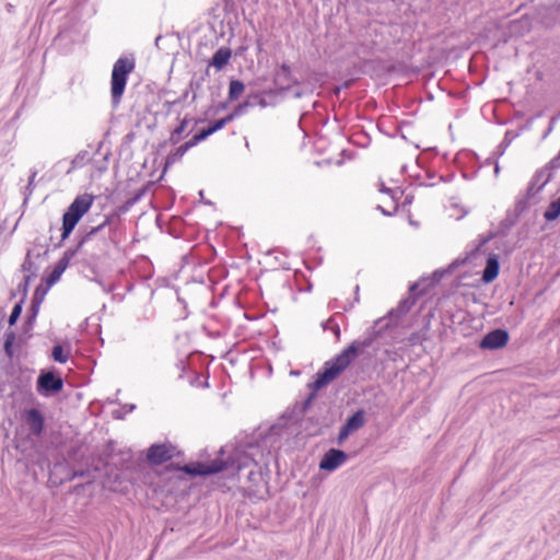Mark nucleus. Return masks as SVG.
I'll return each mask as SVG.
<instances>
[{
	"instance_id": "f257e3e1",
	"label": "nucleus",
	"mask_w": 560,
	"mask_h": 560,
	"mask_svg": "<svg viewBox=\"0 0 560 560\" xmlns=\"http://www.w3.org/2000/svg\"><path fill=\"white\" fill-rule=\"evenodd\" d=\"M374 338L369 337L364 340H354L339 354L324 363V366L314 375L315 390H320L338 378L351 363L361 355L365 349L370 348Z\"/></svg>"
},
{
	"instance_id": "f03ea898",
	"label": "nucleus",
	"mask_w": 560,
	"mask_h": 560,
	"mask_svg": "<svg viewBox=\"0 0 560 560\" xmlns=\"http://www.w3.org/2000/svg\"><path fill=\"white\" fill-rule=\"evenodd\" d=\"M374 338L369 337L364 340H354L339 354L324 363V366L314 375L315 390H320L338 378L351 363L361 355L365 349L370 348Z\"/></svg>"
},
{
	"instance_id": "7ed1b4c3",
	"label": "nucleus",
	"mask_w": 560,
	"mask_h": 560,
	"mask_svg": "<svg viewBox=\"0 0 560 560\" xmlns=\"http://www.w3.org/2000/svg\"><path fill=\"white\" fill-rule=\"evenodd\" d=\"M480 248L481 247H475L471 252L467 253L465 257H458L454 259L447 267L436 269L430 278L422 279L420 282H415L409 288L410 293H415L420 288V285H423V288L420 289L419 294H427L430 289L436 285L444 277L453 275L455 270L462 266L471 264L472 260L480 255Z\"/></svg>"
},
{
	"instance_id": "20e7f679",
	"label": "nucleus",
	"mask_w": 560,
	"mask_h": 560,
	"mask_svg": "<svg viewBox=\"0 0 560 560\" xmlns=\"http://www.w3.org/2000/svg\"><path fill=\"white\" fill-rule=\"evenodd\" d=\"M133 57H119L112 70L110 75V98L113 107H117L125 93L128 75L135 70Z\"/></svg>"
},
{
	"instance_id": "39448f33",
	"label": "nucleus",
	"mask_w": 560,
	"mask_h": 560,
	"mask_svg": "<svg viewBox=\"0 0 560 560\" xmlns=\"http://www.w3.org/2000/svg\"><path fill=\"white\" fill-rule=\"evenodd\" d=\"M94 200L95 196L88 192L78 195L74 198L62 217V240L69 236L80 219L91 209Z\"/></svg>"
},
{
	"instance_id": "423d86ee",
	"label": "nucleus",
	"mask_w": 560,
	"mask_h": 560,
	"mask_svg": "<svg viewBox=\"0 0 560 560\" xmlns=\"http://www.w3.org/2000/svg\"><path fill=\"white\" fill-rule=\"evenodd\" d=\"M65 381L56 369L42 370L36 380V392L39 396L50 398L63 390Z\"/></svg>"
},
{
	"instance_id": "0eeeda50",
	"label": "nucleus",
	"mask_w": 560,
	"mask_h": 560,
	"mask_svg": "<svg viewBox=\"0 0 560 560\" xmlns=\"http://www.w3.org/2000/svg\"><path fill=\"white\" fill-rule=\"evenodd\" d=\"M317 412L315 415L308 416L306 418H303L301 413H298L295 404L292 406V408H288L283 415L282 418L288 421H293L294 423H300V427L304 428V430H311L314 429L313 432L310 434L315 435L320 433V429L323 427L329 425V420L326 416L322 415L320 407H317Z\"/></svg>"
},
{
	"instance_id": "6e6552de",
	"label": "nucleus",
	"mask_w": 560,
	"mask_h": 560,
	"mask_svg": "<svg viewBox=\"0 0 560 560\" xmlns=\"http://www.w3.org/2000/svg\"><path fill=\"white\" fill-rule=\"evenodd\" d=\"M184 453L170 442L154 443L147 450L145 460L151 466H160Z\"/></svg>"
},
{
	"instance_id": "1a4fd4ad",
	"label": "nucleus",
	"mask_w": 560,
	"mask_h": 560,
	"mask_svg": "<svg viewBox=\"0 0 560 560\" xmlns=\"http://www.w3.org/2000/svg\"><path fill=\"white\" fill-rule=\"evenodd\" d=\"M415 303H416V298H413V296L406 298L398 303L396 308H393L388 312V314H387V317L389 319L388 322L383 324V322H384L383 318L375 320L374 326H373V329H374L373 338L380 337L384 330H386L390 327L392 323L396 324L402 316H405L410 311V308L415 305Z\"/></svg>"
},
{
	"instance_id": "9d476101",
	"label": "nucleus",
	"mask_w": 560,
	"mask_h": 560,
	"mask_svg": "<svg viewBox=\"0 0 560 560\" xmlns=\"http://www.w3.org/2000/svg\"><path fill=\"white\" fill-rule=\"evenodd\" d=\"M21 420L27 428L28 434L35 438H40L46 430V417L44 412L37 408H26L21 413Z\"/></svg>"
},
{
	"instance_id": "9b49d317",
	"label": "nucleus",
	"mask_w": 560,
	"mask_h": 560,
	"mask_svg": "<svg viewBox=\"0 0 560 560\" xmlns=\"http://www.w3.org/2000/svg\"><path fill=\"white\" fill-rule=\"evenodd\" d=\"M510 341V334L506 329L495 328L488 331L479 341L478 347L481 350H500Z\"/></svg>"
},
{
	"instance_id": "f8f14e48",
	"label": "nucleus",
	"mask_w": 560,
	"mask_h": 560,
	"mask_svg": "<svg viewBox=\"0 0 560 560\" xmlns=\"http://www.w3.org/2000/svg\"><path fill=\"white\" fill-rule=\"evenodd\" d=\"M229 468H234V462L226 459H213L209 463L203 462H195V470H190L192 472V478L195 477H208L213 476L219 472H222Z\"/></svg>"
},
{
	"instance_id": "ddd939ff",
	"label": "nucleus",
	"mask_w": 560,
	"mask_h": 560,
	"mask_svg": "<svg viewBox=\"0 0 560 560\" xmlns=\"http://www.w3.org/2000/svg\"><path fill=\"white\" fill-rule=\"evenodd\" d=\"M349 459V454L340 448L331 447L320 458L319 469L332 472Z\"/></svg>"
},
{
	"instance_id": "4468645a",
	"label": "nucleus",
	"mask_w": 560,
	"mask_h": 560,
	"mask_svg": "<svg viewBox=\"0 0 560 560\" xmlns=\"http://www.w3.org/2000/svg\"><path fill=\"white\" fill-rule=\"evenodd\" d=\"M259 264L271 269H291L288 256L283 250H281V247H269L262 253V258L259 260Z\"/></svg>"
},
{
	"instance_id": "2eb2a0df",
	"label": "nucleus",
	"mask_w": 560,
	"mask_h": 560,
	"mask_svg": "<svg viewBox=\"0 0 560 560\" xmlns=\"http://www.w3.org/2000/svg\"><path fill=\"white\" fill-rule=\"evenodd\" d=\"M254 468L255 469H249L245 474L246 481L248 483L246 487V492L249 497L262 498L260 495V491L262 487L267 488L268 481L266 480L265 475L262 474L261 468L257 463H254Z\"/></svg>"
},
{
	"instance_id": "dca6fc26",
	"label": "nucleus",
	"mask_w": 560,
	"mask_h": 560,
	"mask_svg": "<svg viewBox=\"0 0 560 560\" xmlns=\"http://www.w3.org/2000/svg\"><path fill=\"white\" fill-rule=\"evenodd\" d=\"M500 273V257L498 254L490 253L486 259V266L482 270L480 281L483 284L492 283Z\"/></svg>"
},
{
	"instance_id": "f3484780",
	"label": "nucleus",
	"mask_w": 560,
	"mask_h": 560,
	"mask_svg": "<svg viewBox=\"0 0 560 560\" xmlns=\"http://www.w3.org/2000/svg\"><path fill=\"white\" fill-rule=\"evenodd\" d=\"M115 452V441L109 440L101 453L92 456L93 470L96 472H101L104 468H106L109 464Z\"/></svg>"
},
{
	"instance_id": "a211bd4d",
	"label": "nucleus",
	"mask_w": 560,
	"mask_h": 560,
	"mask_svg": "<svg viewBox=\"0 0 560 560\" xmlns=\"http://www.w3.org/2000/svg\"><path fill=\"white\" fill-rule=\"evenodd\" d=\"M48 248L49 247H46V249L43 253H40V252L35 253V248L28 249L26 253L25 259L21 266L22 271H26V272H28L27 276L35 278L39 270V266L36 265L33 257H36V258L46 257L48 254Z\"/></svg>"
},
{
	"instance_id": "6ab92c4d",
	"label": "nucleus",
	"mask_w": 560,
	"mask_h": 560,
	"mask_svg": "<svg viewBox=\"0 0 560 560\" xmlns=\"http://www.w3.org/2000/svg\"><path fill=\"white\" fill-rule=\"evenodd\" d=\"M380 191L383 194L388 195L390 199V205L388 208H384L383 206L378 205L377 209L382 211L385 215H393L398 210V197L402 196V191L399 188H385L384 185L381 186Z\"/></svg>"
},
{
	"instance_id": "aec40b11",
	"label": "nucleus",
	"mask_w": 560,
	"mask_h": 560,
	"mask_svg": "<svg viewBox=\"0 0 560 560\" xmlns=\"http://www.w3.org/2000/svg\"><path fill=\"white\" fill-rule=\"evenodd\" d=\"M550 173L547 171H539L537 172L534 177L532 178L528 188L527 194L528 196H534L537 192H539L546 184L550 180Z\"/></svg>"
},
{
	"instance_id": "412c9836",
	"label": "nucleus",
	"mask_w": 560,
	"mask_h": 560,
	"mask_svg": "<svg viewBox=\"0 0 560 560\" xmlns=\"http://www.w3.org/2000/svg\"><path fill=\"white\" fill-rule=\"evenodd\" d=\"M232 57V50L228 47H220L211 60L208 62L209 67H214L217 70L223 69Z\"/></svg>"
},
{
	"instance_id": "4be33fe9",
	"label": "nucleus",
	"mask_w": 560,
	"mask_h": 560,
	"mask_svg": "<svg viewBox=\"0 0 560 560\" xmlns=\"http://www.w3.org/2000/svg\"><path fill=\"white\" fill-rule=\"evenodd\" d=\"M365 423V411L364 409H358L351 416H349L343 425L350 429L352 432L361 429Z\"/></svg>"
},
{
	"instance_id": "5701e85b",
	"label": "nucleus",
	"mask_w": 560,
	"mask_h": 560,
	"mask_svg": "<svg viewBox=\"0 0 560 560\" xmlns=\"http://www.w3.org/2000/svg\"><path fill=\"white\" fill-rule=\"evenodd\" d=\"M38 312L39 310L37 308H33V307H28V311H27V316L23 323V336H20L19 337V342H25L27 338L32 337V335L30 334V331L33 329V326L35 324V320H36V317L38 315Z\"/></svg>"
},
{
	"instance_id": "b1692460",
	"label": "nucleus",
	"mask_w": 560,
	"mask_h": 560,
	"mask_svg": "<svg viewBox=\"0 0 560 560\" xmlns=\"http://www.w3.org/2000/svg\"><path fill=\"white\" fill-rule=\"evenodd\" d=\"M197 247H190L189 252L182 256L183 266H200L203 264H208L210 258L201 257L199 254L195 253Z\"/></svg>"
},
{
	"instance_id": "393cba45",
	"label": "nucleus",
	"mask_w": 560,
	"mask_h": 560,
	"mask_svg": "<svg viewBox=\"0 0 560 560\" xmlns=\"http://www.w3.org/2000/svg\"><path fill=\"white\" fill-rule=\"evenodd\" d=\"M192 147L194 145L189 141H187L184 144L179 145L175 151L171 152L165 160V170L171 165L175 164L176 162H178Z\"/></svg>"
},
{
	"instance_id": "a878e982",
	"label": "nucleus",
	"mask_w": 560,
	"mask_h": 560,
	"mask_svg": "<svg viewBox=\"0 0 560 560\" xmlns=\"http://www.w3.org/2000/svg\"><path fill=\"white\" fill-rule=\"evenodd\" d=\"M50 288L51 287L42 281V283H39L34 290L30 307L39 310L40 304Z\"/></svg>"
},
{
	"instance_id": "bb28decb",
	"label": "nucleus",
	"mask_w": 560,
	"mask_h": 560,
	"mask_svg": "<svg viewBox=\"0 0 560 560\" xmlns=\"http://www.w3.org/2000/svg\"><path fill=\"white\" fill-rule=\"evenodd\" d=\"M95 472L93 468H85V469H78V470H70L67 477L61 478L58 483L61 485L65 481H72L74 478H89L91 481L96 478Z\"/></svg>"
},
{
	"instance_id": "cd10ccee",
	"label": "nucleus",
	"mask_w": 560,
	"mask_h": 560,
	"mask_svg": "<svg viewBox=\"0 0 560 560\" xmlns=\"http://www.w3.org/2000/svg\"><path fill=\"white\" fill-rule=\"evenodd\" d=\"M70 355V346L65 349L63 345L57 343L51 349V358L58 363H66Z\"/></svg>"
},
{
	"instance_id": "c85d7f7f",
	"label": "nucleus",
	"mask_w": 560,
	"mask_h": 560,
	"mask_svg": "<svg viewBox=\"0 0 560 560\" xmlns=\"http://www.w3.org/2000/svg\"><path fill=\"white\" fill-rule=\"evenodd\" d=\"M560 215V197L550 202L544 212L546 221H553Z\"/></svg>"
},
{
	"instance_id": "c756f323",
	"label": "nucleus",
	"mask_w": 560,
	"mask_h": 560,
	"mask_svg": "<svg viewBox=\"0 0 560 560\" xmlns=\"http://www.w3.org/2000/svg\"><path fill=\"white\" fill-rule=\"evenodd\" d=\"M245 85L240 80H232L229 85V98L230 101L237 100L244 92Z\"/></svg>"
},
{
	"instance_id": "7c9ffc66",
	"label": "nucleus",
	"mask_w": 560,
	"mask_h": 560,
	"mask_svg": "<svg viewBox=\"0 0 560 560\" xmlns=\"http://www.w3.org/2000/svg\"><path fill=\"white\" fill-rule=\"evenodd\" d=\"M16 339V335L13 330L5 332V339L3 343V351L8 358H12L14 355V341Z\"/></svg>"
},
{
	"instance_id": "2f4dec72",
	"label": "nucleus",
	"mask_w": 560,
	"mask_h": 560,
	"mask_svg": "<svg viewBox=\"0 0 560 560\" xmlns=\"http://www.w3.org/2000/svg\"><path fill=\"white\" fill-rule=\"evenodd\" d=\"M80 247L69 248L65 252L63 256L57 261L55 267H57L60 271L65 272L71 258L77 254Z\"/></svg>"
},
{
	"instance_id": "473e14b6",
	"label": "nucleus",
	"mask_w": 560,
	"mask_h": 560,
	"mask_svg": "<svg viewBox=\"0 0 560 560\" xmlns=\"http://www.w3.org/2000/svg\"><path fill=\"white\" fill-rule=\"evenodd\" d=\"M166 470L168 471H183L189 477L192 478V472L190 470H195V462L188 464H179V463H170L166 466Z\"/></svg>"
},
{
	"instance_id": "72a5a7b5",
	"label": "nucleus",
	"mask_w": 560,
	"mask_h": 560,
	"mask_svg": "<svg viewBox=\"0 0 560 560\" xmlns=\"http://www.w3.org/2000/svg\"><path fill=\"white\" fill-rule=\"evenodd\" d=\"M24 303L25 302H23V300H20L19 302H16L14 304L12 312L8 319V324L10 327L14 326L18 323L19 318L21 317Z\"/></svg>"
},
{
	"instance_id": "f704fd0d",
	"label": "nucleus",
	"mask_w": 560,
	"mask_h": 560,
	"mask_svg": "<svg viewBox=\"0 0 560 560\" xmlns=\"http://www.w3.org/2000/svg\"><path fill=\"white\" fill-rule=\"evenodd\" d=\"M186 125H187V118H184L182 120V122L172 131L171 137H170V141L173 144H176L177 142H179V140L182 138V133L186 129Z\"/></svg>"
},
{
	"instance_id": "c9c22d12",
	"label": "nucleus",
	"mask_w": 560,
	"mask_h": 560,
	"mask_svg": "<svg viewBox=\"0 0 560 560\" xmlns=\"http://www.w3.org/2000/svg\"><path fill=\"white\" fill-rule=\"evenodd\" d=\"M213 130H211V127L209 126L208 128H203L202 130H200L198 133H196L190 140L189 142L195 147L197 145L199 142L206 140L209 136L213 135Z\"/></svg>"
},
{
	"instance_id": "e433bc0d",
	"label": "nucleus",
	"mask_w": 560,
	"mask_h": 560,
	"mask_svg": "<svg viewBox=\"0 0 560 560\" xmlns=\"http://www.w3.org/2000/svg\"><path fill=\"white\" fill-rule=\"evenodd\" d=\"M33 277L31 276H24L23 278V281L21 283H19L18 288H16V291L21 294V299L20 300H23V302L26 301V298H27V293H28V288H30V282L32 280Z\"/></svg>"
},
{
	"instance_id": "4c0bfd02",
	"label": "nucleus",
	"mask_w": 560,
	"mask_h": 560,
	"mask_svg": "<svg viewBox=\"0 0 560 560\" xmlns=\"http://www.w3.org/2000/svg\"><path fill=\"white\" fill-rule=\"evenodd\" d=\"M62 273V271H60L57 267L54 266L49 275L43 279V282H45L49 287H52L55 283L59 281Z\"/></svg>"
},
{
	"instance_id": "58836bf2",
	"label": "nucleus",
	"mask_w": 560,
	"mask_h": 560,
	"mask_svg": "<svg viewBox=\"0 0 560 560\" xmlns=\"http://www.w3.org/2000/svg\"><path fill=\"white\" fill-rule=\"evenodd\" d=\"M108 231L110 232L112 231V225L110 223L108 222V220H105L104 222H102L101 224H98L96 228H92L91 231H89L86 233V237H88V241H90L91 236L94 235V234H97V233H105V231Z\"/></svg>"
},
{
	"instance_id": "ea45409f",
	"label": "nucleus",
	"mask_w": 560,
	"mask_h": 560,
	"mask_svg": "<svg viewBox=\"0 0 560 560\" xmlns=\"http://www.w3.org/2000/svg\"><path fill=\"white\" fill-rule=\"evenodd\" d=\"M324 330H331L337 339L340 338V327L332 317L323 323Z\"/></svg>"
},
{
	"instance_id": "a19ab883",
	"label": "nucleus",
	"mask_w": 560,
	"mask_h": 560,
	"mask_svg": "<svg viewBox=\"0 0 560 560\" xmlns=\"http://www.w3.org/2000/svg\"><path fill=\"white\" fill-rule=\"evenodd\" d=\"M352 433L353 432L350 429L342 424L337 436V444L342 445L348 440L349 435Z\"/></svg>"
},
{
	"instance_id": "79ce46f5",
	"label": "nucleus",
	"mask_w": 560,
	"mask_h": 560,
	"mask_svg": "<svg viewBox=\"0 0 560 560\" xmlns=\"http://www.w3.org/2000/svg\"><path fill=\"white\" fill-rule=\"evenodd\" d=\"M247 107H248L247 102L240 104L234 108V110L231 114H229V116L231 117L232 120H234L235 118L244 115L247 110Z\"/></svg>"
},
{
	"instance_id": "37998d69",
	"label": "nucleus",
	"mask_w": 560,
	"mask_h": 560,
	"mask_svg": "<svg viewBox=\"0 0 560 560\" xmlns=\"http://www.w3.org/2000/svg\"><path fill=\"white\" fill-rule=\"evenodd\" d=\"M313 402L308 401L307 399H304L302 402H295L296 406V412L301 413L303 418H305V413L311 409V406Z\"/></svg>"
},
{
	"instance_id": "c03bdc74",
	"label": "nucleus",
	"mask_w": 560,
	"mask_h": 560,
	"mask_svg": "<svg viewBox=\"0 0 560 560\" xmlns=\"http://www.w3.org/2000/svg\"><path fill=\"white\" fill-rule=\"evenodd\" d=\"M232 119L231 117L228 115L219 120H217L214 124H212L210 127H211V130H213V132H217L218 130L224 128L229 122H231Z\"/></svg>"
},
{
	"instance_id": "a18cd8bd",
	"label": "nucleus",
	"mask_w": 560,
	"mask_h": 560,
	"mask_svg": "<svg viewBox=\"0 0 560 560\" xmlns=\"http://www.w3.org/2000/svg\"><path fill=\"white\" fill-rule=\"evenodd\" d=\"M36 175H37V172H36V171H34V172L31 174V176H30L28 184H27V186H26L27 195L25 196V200H24V201H26V200L28 199V196H31V195H32V192H33V189H34V180H35Z\"/></svg>"
},
{
	"instance_id": "49530a36",
	"label": "nucleus",
	"mask_w": 560,
	"mask_h": 560,
	"mask_svg": "<svg viewBox=\"0 0 560 560\" xmlns=\"http://www.w3.org/2000/svg\"><path fill=\"white\" fill-rule=\"evenodd\" d=\"M188 94H189V90L186 89L180 97L173 100V101H166L165 105H167V106L178 105L188 97Z\"/></svg>"
},
{
	"instance_id": "de8ad7c7",
	"label": "nucleus",
	"mask_w": 560,
	"mask_h": 560,
	"mask_svg": "<svg viewBox=\"0 0 560 560\" xmlns=\"http://www.w3.org/2000/svg\"><path fill=\"white\" fill-rule=\"evenodd\" d=\"M175 368L180 372L179 378H182L187 370L186 359H178L177 362L175 363Z\"/></svg>"
},
{
	"instance_id": "09e8293b",
	"label": "nucleus",
	"mask_w": 560,
	"mask_h": 560,
	"mask_svg": "<svg viewBox=\"0 0 560 560\" xmlns=\"http://www.w3.org/2000/svg\"><path fill=\"white\" fill-rule=\"evenodd\" d=\"M469 275L467 272H464V273H460L456 277L455 279V287L458 288L460 285H468V283L465 282V279L468 277Z\"/></svg>"
},
{
	"instance_id": "8fccbe9b",
	"label": "nucleus",
	"mask_w": 560,
	"mask_h": 560,
	"mask_svg": "<svg viewBox=\"0 0 560 560\" xmlns=\"http://www.w3.org/2000/svg\"><path fill=\"white\" fill-rule=\"evenodd\" d=\"M307 387L311 389V392L308 393V395L306 396L305 399H307L308 401L311 402H314V400L316 399L317 397V393L319 390H315V387L313 384L308 383Z\"/></svg>"
},
{
	"instance_id": "3c124183",
	"label": "nucleus",
	"mask_w": 560,
	"mask_h": 560,
	"mask_svg": "<svg viewBox=\"0 0 560 560\" xmlns=\"http://www.w3.org/2000/svg\"><path fill=\"white\" fill-rule=\"evenodd\" d=\"M452 209L458 211V213L451 214L452 217H455L457 220L464 218L467 214V210L459 209L458 206L455 203L452 206Z\"/></svg>"
},
{
	"instance_id": "603ef678",
	"label": "nucleus",
	"mask_w": 560,
	"mask_h": 560,
	"mask_svg": "<svg viewBox=\"0 0 560 560\" xmlns=\"http://www.w3.org/2000/svg\"><path fill=\"white\" fill-rule=\"evenodd\" d=\"M83 160H84V156L77 155L72 160V168L81 167L83 165Z\"/></svg>"
},
{
	"instance_id": "864d4df0",
	"label": "nucleus",
	"mask_w": 560,
	"mask_h": 560,
	"mask_svg": "<svg viewBox=\"0 0 560 560\" xmlns=\"http://www.w3.org/2000/svg\"><path fill=\"white\" fill-rule=\"evenodd\" d=\"M555 122H556V117H552L550 120L549 127L547 128V130L545 131V133L542 136L544 139L547 138L549 136V133L552 131Z\"/></svg>"
},
{
	"instance_id": "5fc2aeb1",
	"label": "nucleus",
	"mask_w": 560,
	"mask_h": 560,
	"mask_svg": "<svg viewBox=\"0 0 560 560\" xmlns=\"http://www.w3.org/2000/svg\"><path fill=\"white\" fill-rule=\"evenodd\" d=\"M245 468H247L246 464H237L236 469H237V478H238V480H241L242 472L245 470Z\"/></svg>"
},
{
	"instance_id": "6e6d98bb",
	"label": "nucleus",
	"mask_w": 560,
	"mask_h": 560,
	"mask_svg": "<svg viewBox=\"0 0 560 560\" xmlns=\"http://www.w3.org/2000/svg\"><path fill=\"white\" fill-rule=\"evenodd\" d=\"M495 237V234L490 232V234L487 237L481 238L479 245H486L489 241L493 240Z\"/></svg>"
},
{
	"instance_id": "4d7b16f0",
	"label": "nucleus",
	"mask_w": 560,
	"mask_h": 560,
	"mask_svg": "<svg viewBox=\"0 0 560 560\" xmlns=\"http://www.w3.org/2000/svg\"><path fill=\"white\" fill-rule=\"evenodd\" d=\"M77 453H78V448H77V447H71V448L68 451V453H67V454H68V457H69L70 459H73V458L75 457Z\"/></svg>"
},
{
	"instance_id": "13d9d810",
	"label": "nucleus",
	"mask_w": 560,
	"mask_h": 560,
	"mask_svg": "<svg viewBox=\"0 0 560 560\" xmlns=\"http://www.w3.org/2000/svg\"><path fill=\"white\" fill-rule=\"evenodd\" d=\"M95 281H96L100 285H102L103 290H104V291H106V292H112V291L114 290V287H113V285H110L109 288H106V287L103 284V282H102L101 280L95 279Z\"/></svg>"
},
{
	"instance_id": "bf43d9fd",
	"label": "nucleus",
	"mask_w": 560,
	"mask_h": 560,
	"mask_svg": "<svg viewBox=\"0 0 560 560\" xmlns=\"http://www.w3.org/2000/svg\"><path fill=\"white\" fill-rule=\"evenodd\" d=\"M124 408H125L126 412H131L136 408V405H133V404L125 405Z\"/></svg>"
},
{
	"instance_id": "052dcab7",
	"label": "nucleus",
	"mask_w": 560,
	"mask_h": 560,
	"mask_svg": "<svg viewBox=\"0 0 560 560\" xmlns=\"http://www.w3.org/2000/svg\"><path fill=\"white\" fill-rule=\"evenodd\" d=\"M54 468L55 469H66L68 467H67V464H65V463H57V464H55Z\"/></svg>"
},
{
	"instance_id": "680f3d73",
	"label": "nucleus",
	"mask_w": 560,
	"mask_h": 560,
	"mask_svg": "<svg viewBox=\"0 0 560 560\" xmlns=\"http://www.w3.org/2000/svg\"><path fill=\"white\" fill-rule=\"evenodd\" d=\"M504 150H505V145H503V143H501L499 147H498V154L499 155H502L504 153Z\"/></svg>"
},
{
	"instance_id": "e2e57ef3",
	"label": "nucleus",
	"mask_w": 560,
	"mask_h": 560,
	"mask_svg": "<svg viewBox=\"0 0 560 560\" xmlns=\"http://www.w3.org/2000/svg\"><path fill=\"white\" fill-rule=\"evenodd\" d=\"M113 416L115 419H122V413L118 410L114 411L113 412Z\"/></svg>"
},
{
	"instance_id": "0e129e2a",
	"label": "nucleus",
	"mask_w": 560,
	"mask_h": 560,
	"mask_svg": "<svg viewBox=\"0 0 560 560\" xmlns=\"http://www.w3.org/2000/svg\"><path fill=\"white\" fill-rule=\"evenodd\" d=\"M411 200H412V197H411V196H409V195H407V196L405 197V200H404L402 205L410 203V202H411Z\"/></svg>"
},
{
	"instance_id": "69168bd1",
	"label": "nucleus",
	"mask_w": 560,
	"mask_h": 560,
	"mask_svg": "<svg viewBox=\"0 0 560 560\" xmlns=\"http://www.w3.org/2000/svg\"><path fill=\"white\" fill-rule=\"evenodd\" d=\"M16 293H19L16 290H12L10 292V300H13L16 296Z\"/></svg>"
},
{
	"instance_id": "338daca9",
	"label": "nucleus",
	"mask_w": 560,
	"mask_h": 560,
	"mask_svg": "<svg viewBox=\"0 0 560 560\" xmlns=\"http://www.w3.org/2000/svg\"><path fill=\"white\" fill-rule=\"evenodd\" d=\"M281 70H282L283 72H290V67H289V66H287V65H282Z\"/></svg>"
},
{
	"instance_id": "774afa93",
	"label": "nucleus",
	"mask_w": 560,
	"mask_h": 560,
	"mask_svg": "<svg viewBox=\"0 0 560 560\" xmlns=\"http://www.w3.org/2000/svg\"><path fill=\"white\" fill-rule=\"evenodd\" d=\"M499 172H500V166H499V163H498V162H495V166H494V173H495V175H498V174H499Z\"/></svg>"
}]
</instances>
